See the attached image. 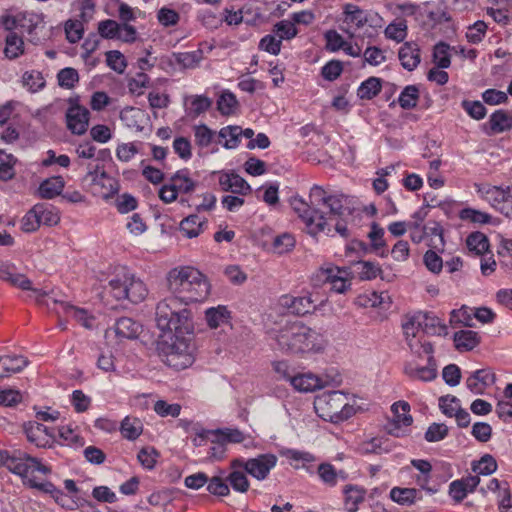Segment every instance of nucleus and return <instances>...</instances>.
<instances>
[{
	"label": "nucleus",
	"instance_id": "f257e3e1",
	"mask_svg": "<svg viewBox=\"0 0 512 512\" xmlns=\"http://www.w3.org/2000/svg\"><path fill=\"white\" fill-rule=\"evenodd\" d=\"M155 315L161 330L156 351L162 362L177 371L190 367L195 361L191 311L180 308L175 299H164L157 304Z\"/></svg>",
	"mask_w": 512,
	"mask_h": 512
},
{
	"label": "nucleus",
	"instance_id": "f03ea898",
	"mask_svg": "<svg viewBox=\"0 0 512 512\" xmlns=\"http://www.w3.org/2000/svg\"><path fill=\"white\" fill-rule=\"evenodd\" d=\"M309 199L310 203L299 196L290 200L291 207L305 224L307 233L313 237L319 233L334 236L329 221L351 214L350 208L345 206L347 196L341 193L328 194L321 186L314 185Z\"/></svg>",
	"mask_w": 512,
	"mask_h": 512
},
{
	"label": "nucleus",
	"instance_id": "7ed1b4c3",
	"mask_svg": "<svg viewBox=\"0 0 512 512\" xmlns=\"http://www.w3.org/2000/svg\"><path fill=\"white\" fill-rule=\"evenodd\" d=\"M167 285L173 294L168 299H175L180 308L184 305L203 301L210 292V285L205 276L190 266L176 267L167 274Z\"/></svg>",
	"mask_w": 512,
	"mask_h": 512
},
{
	"label": "nucleus",
	"instance_id": "20e7f679",
	"mask_svg": "<svg viewBox=\"0 0 512 512\" xmlns=\"http://www.w3.org/2000/svg\"><path fill=\"white\" fill-rule=\"evenodd\" d=\"M275 340L286 353L319 352L325 347L323 335L301 321L287 322L277 331Z\"/></svg>",
	"mask_w": 512,
	"mask_h": 512
},
{
	"label": "nucleus",
	"instance_id": "39448f33",
	"mask_svg": "<svg viewBox=\"0 0 512 512\" xmlns=\"http://www.w3.org/2000/svg\"><path fill=\"white\" fill-rule=\"evenodd\" d=\"M314 408L319 417L331 423L343 422L355 412L354 407L347 403L345 394L336 390L318 395L314 400Z\"/></svg>",
	"mask_w": 512,
	"mask_h": 512
},
{
	"label": "nucleus",
	"instance_id": "423d86ee",
	"mask_svg": "<svg viewBox=\"0 0 512 512\" xmlns=\"http://www.w3.org/2000/svg\"><path fill=\"white\" fill-rule=\"evenodd\" d=\"M2 466L20 477H27L30 471H38L44 475L51 473V468L42 464L39 458L21 449L13 452L0 450V467Z\"/></svg>",
	"mask_w": 512,
	"mask_h": 512
},
{
	"label": "nucleus",
	"instance_id": "0eeeda50",
	"mask_svg": "<svg viewBox=\"0 0 512 512\" xmlns=\"http://www.w3.org/2000/svg\"><path fill=\"white\" fill-rule=\"evenodd\" d=\"M479 196L496 211L512 219V185L505 188L489 184H476Z\"/></svg>",
	"mask_w": 512,
	"mask_h": 512
},
{
	"label": "nucleus",
	"instance_id": "6e6552de",
	"mask_svg": "<svg viewBox=\"0 0 512 512\" xmlns=\"http://www.w3.org/2000/svg\"><path fill=\"white\" fill-rule=\"evenodd\" d=\"M277 456L272 453L259 454L254 458H234L233 467H242L250 476L262 481L265 480L271 470L277 464Z\"/></svg>",
	"mask_w": 512,
	"mask_h": 512
},
{
	"label": "nucleus",
	"instance_id": "1a4fd4ad",
	"mask_svg": "<svg viewBox=\"0 0 512 512\" xmlns=\"http://www.w3.org/2000/svg\"><path fill=\"white\" fill-rule=\"evenodd\" d=\"M342 379L338 373L333 376L326 374L325 378L312 373L297 374L291 378V385L300 392H313L327 385H339Z\"/></svg>",
	"mask_w": 512,
	"mask_h": 512
},
{
	"label": "nucleus",
	"instance_id": "9d476101",
	"mask_svg": "<svg viewBox=\"0 0 512 512\" xmlns=\"http://www.w3.org/2000/svg\"><path fill=\"white\" fill-rule=\"evenodd\" d=\"M67 129L74 135H83L88 130L90 112L80 105L77 100H70V106L65 114Z\"/></svg>",
	"mask_w": 512,
	"mask_h": 512
},
{
	"label": "nucleus",
	"instance_id": "9b49d317",
	"mask_svg": "<svg viewBox=\"0 0 512 512\" xmlns=\"http://www.w3.org/2000/svg\"><path fill=\"white\" fill-rule=\"evenodd\" d=\"M27 440L36 447H50L54 440V433L47 426L36 422L29 421L23 426Z\"/></svg>",
	"mask_w": 512,
	"mask_h": 512
},
{
	"label": "nucleus",
	"instance_id": "f8f14e48",
	"mask_svg": "<svg viewBox=\"0 0 512 512\" xmlns=\"http://www.w3.org/2000/svg\"><path fill=\"white\" fill-rule=\"evenodd\" d=\"M496 381L494 372L489 368L478 369L466 379V387L476 395L484 394L485 390Z\"/></svg>",
	"mask_w": 512,
	"mask_h": 512
},
{
	"label": "nucleus",
	"instance_id": "ddd939ff",
	"mask_svg": "<svg viewBox=\"0 0 512 512\" xmlns=\"http://www.w3.org/2000/svg\"><path fill=\"white\" fill-rule=\"evenodd\" d=\"M391 411L394 415L393 422L390 424L392 427L389 428L388 433L395 437L403 436L400 431V425L410 426L413 423V417L410 415V404L406 401L395 402L391 406Z\"/></svg>",
	"mask_w": 512,
	"mask_h": 512
},
{
	"label": "nucleus",
	"instance_id": "4468645a",
	"mask_svg": "<svg viewBox=\"0 0 512 512\" xmlns=\"http://www.w3.org/2000/svg\"><path fill=\"white\" fill-rule=\"evenodd\" d=\"M280 305L290 313L297 316H304L315 309L310 296L282 295L279 299Z\"/></svg>",
	"mask_w": 512,
	"mask_h": 512
},
{
	"label": "nucleus",
	"instance_id": "2eb2a0df",
	"mask_svg": "<svg viewBox=\"0 0 512 512\" xmlns=\"http://www.w3.org/2000/svg\"><path fill=\"white\" fill-rule=\"evenodd\" d=\"M404 373L412 380L433 381L438 374L436 360L434 356L428 357L426 366H414L412 363H407L404 366Z\"/></svg>",
	"mask_w": 512,
	"mask_h": 512
},
{
	"label": "nucleus",
	"instance_id": "dca6fc26",
	"mask_svg": "<svg viewBox=\"0 0 512 512\" xmlns=\"http://www.w3.org/2000/svg\"><path fill=\"white\" fill-rule=\"evenodd\" d=\"M219 185L222 191L232 192L238 195H248L251 193L252 189L248 182L242 178L240 175L231 172V173H220L219 176Z\"/></svg>",
	"mask_w": 512,
	"mask_h": 512
},
{
	"label": "nucleus",
	"instance_id": "f3484780",
	"mask_svg": "<svg viewBox=\"0 0 512 512\" xmlns=\"http://www.w3.org/2000/svg\"><path fill=\"white\" fill-rule=\"evenodd\" d=\"M350 268L349 275L357 276L360 280L370 281L378 276H381L382 269L377 262L366 261V260H357L352 261L351 265L348 266Z\"/></svg>",
	"mask_w": 512,
	"mask_h": 512
},
{
	"label": "nucleus",
	"instance_id": "a211bd4d",
	"mask_svg": "<svg viewBox=\"0 0 512 512\" xmlns=\"http://www.w3.org/2000/svg\"><path fill=\"white\" fill-rule=\"evenodd\" d=\"M398 58L405 70H415L421 61L419 45L413 41L405 42L399 49Z\"/></svg>",
	"mask_w": 512,
	"mask_h": 512
},
{
	"label": "nucleus",
	"instance_id": "6ab92c4d",
	"mask_svg": "<svg viewBox=\"0 0 512 512\" xmlns=\"http://www.w3.org/2000/svg\"><path fill=\"white\" fill-rule=\"evenodd\" d=\"M0 279L22 290H32V282L25 275L16 273V267L10 263L0 264Z\"/></svg>",
	"mask_w": 512,
	"mask_h": 512
},
{
	"label": "nucleus",
	"instance_id": "aec40b11",
	"mask_svg": "<svg viewBox=\"0 0 512 512\" xmlns=\"http://www.w3.org/2000/svg\"><path fill=\"white\" fill-rule=\"evenodd\" d=\"M420 319L421 330L429 335L446 336L447 326L441 320L429 312H417V320Z\"/></svg>",
	"mask_w": 512,
	"mask_h": 512
},
{
	"label": "nucleus",
	"instance_id": "412c9836",
	"mask_svg": "<svg viewBox=\"0 0 512 512\" xmlns=\"http://www.w3.org/2000/svg\"><path fill=\"white\" fill-rule=\"evenodd\" d=\"M114 331L118 338L136 339L142 332V325L130 317H121L114 324Z\"/></svg>",
	"mask_w": 512,
	"mask_h": 512
},
{
	"label": "nucleus",
	"instance_id": "4be33fe9",
	"mask_svg": "<svg viewBox=\"0 0 512 512\" xmlns=\"http://www.w3.org/2000/svg\"><path fill=\"white\" fill-rule=\"evenodd\" d=\"M170 181L177 192L181 194L192 193L198 185V182L190 177V171L188 168H183L176 171L170 177Z\"/></svg>",
	"mask_w": 512,
	"mask_h": 512
},
{
	"label": "nucleus",
	"instance_id": "5701e85b",
	"mask_svg": "<svg viewBox=\"0 0 512 512\" xmlns=\"http://www.w3.org/2000/svg\"><path fill=\"white\" fill-rule=\"evenodd\" d=\"M489 125L491 132L488 135L503 133L512 128V112L496 110L490 115Z\"/></svg>",
	"mask_w": 512,
	"mask_h": 512
},
{
	"label": "nucleus",
	"instance_id": "b1692460",
	"mask_svg": "<svg viewBox=\"0 0 512 512\" xmlns=\"http://www.w3.org/2000/svg\"><path fill=\"white\" fill-rule=\"evenodd\" d=\"M453 341L458 351H471L479 345L480 337L475 331L460 330L454 333Z\"/></svg>",
	"mask_w": 512,
	"mask_h": 512
},
{
	"label": "nucleus",
	"instance_id": "393cba45",
	"mask_svg": "<svg viewBox=\"0 0 512 512\" xmlns=\"http://www.w3.org/2000/svg\"><path fill=\"white\" fill-rule=\"evenodd\" d=\"M199 437H207L208 435H212L226 443H241L245 440L244 433L239 429L235 428H223L217 430H201L198 434Z\"/></svg>",
	"mask_w": 512,
	"mask_h": 512
},
{
	"label": "nucleus",
	"instance_id": "a878e982",
	"mask_svg": "<svg viewBox=\"0 0 512 512\" xmlns=\"http://www.w3.org/2000/svg\"><path fill=\"white\" fill-rule=\"evenodd\" d=\"M384 233V229L376 222L371 224V231L368 233L371 249L381 258H386L389 253L386 248V242L383 239Z\"/></svg>",
	"mask_w": 512,
	"mask_h": 512
},
{
	"label": "nucleus",
	"instance_id": "bb28decb",
	"mask_svg": "<svg viewBox=\"0 0 512 512\" xmlns=\"http://www.w3.org/2000/svg\"><path fill=\"white\" fill-rule=\"evenodd\" d=\"M205 319L210 328L216 329L230 321L231 312L224 305L210 307L205 311Z\"/></svg>",
	"mask_w": 512,
	"mask_h": 512
},
{
	"label": "nucleus",
	"instance_id": "cd10ccee",
	"mask_svg": "<svg viewBox=\"0 0 512 512\" xmlns=\"http://www.w3.org/2000/svg\"><path fill=\"white\" fill-rule=\"evenodd\" d=\"M231 472L226 477L233 490L245 493L249 490L250 482L247 478V472L242 467H233L230 462Z\"/></svg>",
	"mask_w": 512,
	"mask_h": 512
},
{
	"label": "nucleus",
	"instance_id": "c85d7f7f",
	"mask_svg": "<svg viewBox=\"0 0 512 512\" xmlns=\"http://www.w3.org/2000/svg\"><path fill=\"white\" fill-rule=\"evenodd\" d=\"M64 185L61 176L46 179L39 185L38 194L42 199H53L61 195Z\"/></svg>",
	"mask_w": 512,
	"mask_h": 512
},
{
	"label": "nucleus",
	"instance_id": "c756f323",
	"mask_svg": "<svg viewBox=\"0 0 512 512\" xmlns=\"http://www.w3.org/2000/svg\"><path fill=\"white\" fill-rule=\"evenodd\" d=\"M343 14L344 22L354 25L357 29L362 28L369 21L368 13L352 3L345 4Z\"/></svg>",
	"mask_w": 512,
	"mask_h": 512
},
{
	"label": "nucleus",
	"instance_id": "7c9ffc66",
	"mask_svg": "<svg viewBox=\"0 0 512 512\" xmlns=\"http://www.w3.org/2000/svg\"><path fill=\"white\" fill-rule=\"evenodd\" d=\"M206 223V219L201 220L197 214H192L180 222V231L187 238H195L203 231Z\"/></svg>",
	"mask_w": 512,
	"mask_h": 512
},
{
	"label": "nucleus",
	"instance_id": "2f4dec72",
	"mask_svg": "<svg viewBox=\"0 0 512 512\" xmlns=\"http://www.w3.org/2000/svg\"><path fill=\"white\" fill-rule=\"evenodd\" d=\"M25 52L24 41L17 33L5 37L4 55L9 60H15Z\"/></svg>",
	"mask_w": 512,
	"mask_h": 512
},
{
	"label": "nucleus",
	"instance_id": "473e14b6",
	"mask_svg": "<svg viewBox=\"0 0 512 512\" xmlns=\"http://www.w3.org/2000/svg\"><path fill=\"white\" fill-rule=\"evenodd\" d=\"M466 246L470 252L481 256L489 251L490 243L488 237L484 233L476 231L467 236Z\"/></svg>",
	"mask_w": 512,
	"mask_h": 512
},
{
	"label": "nucleus",
	"instance_id": "72a5a7b5",
	"mask_svg": "<svg viewBox=\"0 0 512 512\" xmlns=\"http://www.w3.org/2000/svg\"><path fill=\"white\" fill-rule=\"evenodd\" d=\"M366 491L356 485H346L344 488L345 506L348 512H356L364 501Z\"/></svg>",
	"mask_w": 512,
	"mask_h": 512
},
{
	"label": "nucleus",
	"instance_id": "f704fd0d",
	"mask_svg": "<svg viewBox=\"0 0 512 512\" xmlns=\"http://www.w3.org/2000/svg\"><path fill=\"white\" fill-rule=\"evenodd\" d=\"M125 293L127 294L125 299L136 304L145 299L147 289L140 279H136L133 275H128L127 290Z\"/></svg>",
	"mask_w": 512,
	"mask_h": 512
},
{
	"label": "nucleus",
	"instance_id": "c9c22d12",
	"mask_svg": "<svg viewBox=\"0 0 512 512\" xmlns=\"http://www.w3.org/2000/svg\"><path fill=\"white\" fill-rule=\"evenodd\" d=\"M122 436L130 441L136 440L143 432V424L140 419L126 416L120 426Z\"/></svg>",
	"mask_w": 512,
	"mask_h": 512
},
{
	"label": "nucleus",
	"instance_id": "e433bc0d",
	"mask_svg": "<svg viewBox=\"0 0 512 512\" xmlns=\"http://www.w3.org/2000/svg\"><path fill=\"white\" fill-rule=\"evenodd\" d=\"M20 28L32 36L38 29L45 28L43 16L31 12L20 13Z\"/></svg>",
	"mask_w": 512,
	"mask_h": 512
},
{
	"label": "nucleus",
	"instance_id": "4c0bfd02",
	"mask_svg": "<svg viewBox=\"0 0 512 512\" xmlns=\"http://www.w3.org/2000/svg\"><path fill=\"white\" fill-rule=\"evenodd\" d=\"M381 88L382 80L372 76L360 84L357 96L362 100H371L380 93Z\"/></svg>",
	"mask_w": 512,
	"mask_h": 512
},
{
	"label": "nucleus",
	"instance_id": "58836bf2",
	"mask_svg": "<svg viewBox=\"0 0 512 512\" xmlns=\"http://www.w3.org/2000/svg\"><path fill=\"white\" fill-rule=\"evenodd\" d=\"M120 120L128 128H134L137 131H142L141 121L144 117L143 112L139 108L125 107L120 112Z\"/></svg>",
	"mask_w": 512,
	"mask_h": 512
},
{
	"label": "nucleus",
	"instance_id": "ea45409f",
	"mask_svg": "<svg viewBox=\"0 0 512 512\" xmlns=\"http://www.w3.org/2000/svg\"><path fill=\"white\" fill-rule=\"evenodd\" d=\"M420 91L417 85H408L400 93L398 103L402 109L410 110L417 106Z\"/></svg>",
	"mask_w": 512,
	"mask_h": 512
},
{
	"label": "nucleus",
	"instance_id": "a19ab883",
	"mask_svg": "<svg viewBox=\"0 0 512 512\" xmlns=\"http://www.w3.org/2000/svg\"><path fill=\"white\" fill-rule=\"evenodd\" d=\"M35 207H41L37 213L39 216L40 224L46 226H55L60 221L59 211L51 204L37 203Z\"/></svg>",
	"mask_w": 512,
	"mask_h": 512
},
{
	"label": "nucleus",
	"instance_id": "79ce46f5",
	"mask_svg": "<svg viewBox=\"0 0 512 512\" xmlns=\"http://www.w3.org/2000/svg\"><path fill=\"white\" fill-rule=\"evenodd\" d=\"M242 128L240 126H226L220 129L218 136L226 139L223 147L226 149H235L240 144Z\"/></svg>",
	"mask_w": 512,
	"mask_h": 512
},
{
	"label": "nucleus",
	"instance_id": "37998d69",
	"mask_svg": "<svg viewBox=\"0 0 512 512\" xmlns=\"http://www.w3.org/2000/svg\"><path fill=\"white\" fill-rule=\"evenodd\" d=\"M59 304L62 306L63 311L72 316L77 322L86 328L93 326V317H90L85 309L75 307L67 302L60 301Z\"/></svg>",
	"mask_w": 512,
	"mask_h": 512
},
{
	"label": "nucleus",
	"instance_id": "c03bdc74",
	"mask_svg": "<svg viewBox=\"0 0 512 512\" xmlns=\"http://www.w3.org/2000/svg\"><path fill=\"white\" fill-rule=\"evenodd\" d=\"M22 83L24 87H27L28 90L32 93H36L42 90L46 81L40 71L31 70L24 72L22 76Z\"/></svg>",
	"mask_w": 512,
	"mask_h": 512
},
{
	"label": "nucleus",
	"instance_id": "a18cd8bd",
	"mask_svg": "<svg viewBox=\"0 0 512 512\" xmlns=\"http://www.w3.org/2000/svg\"><path fill=\"white\" fill-rule=\"evenodd\" d=\"M0 361L4 366V370H6L8 377L12 374L21 372L28 364V360L21 355L0 356Z\"/></svg>",
	"mask_w": 512,
	"mask_h": 512
},
{
	"label": "nucleus",
	"instance_id": "49530a36",
	"mask_svg": "<svg viewBox=\"0 0 512 512\" xmlns=\"http://www.w3.org/2000/svg\"><path fill=\"white\" fill-rule=\"evenodd\" d=\"M497 470V462L490 454L483 455L479 461L472 462V471L478 475L488 476Z\"/></svg>",
	"mask_w": 512,
	"mask_h": 512
},
{
	"label": "nucleus",
	"instance_id": "de8ad7c7",
	"mask_svg": "<svg viewBox=\"0 0 512 512\" xmlns=\"http://www.w3.org/2000/svg\"><path fill=\"white\" fill-rule=\"evenodd\" d=\"M450 46L449 44L440 41L434 46L433 49V61L438 68L446 69L451 65L450 59Z\"/></svg>",
	"mask_w": 512,
	"mask_h": 512
},
{
	"label": "nucleus",
	"instance_id": "09e8293b",
	"mask_svg": "<svg viewBox=\"0 0 512 512\" xmlns=\"http://www.w3.org/2000/svg\"><path fill=\"white\" fill-rule=\"evenodd\" d=\"M417 493L415 488L394 487L390 491V498L400 505H411L415 502Z\"/></svg>",
	"mask_w": 512,
	"mask_h": 512
},
{
	"label": "nucleus",
	"instance_id": "8fccbe9b",
	"mask_svg": "<svg viewBox=\"0 0 512 512\" xmlns=\"http://www.w3.org/2000/svg\"><path fill=\"white\" fill-rule=\"evenodd\" d=\"M385 36L388 39L402 42L407 36V23L404 19H397L390 23L385 29Z\"/></svg>",
	"mask_w": 512,
	"mask_h": 512
},
{
	"label": "nucleus",
	"instance_id": "3c124183",
	"mask_svg": "<svg viewBox=\"0 0 512 512\" xmlns=\"http://www.w3.org/2000/svg\"><path fill=\"white\" fill-rule=\"evenodd\" d=\"M58 85L65 89H73L79 82V73L75 68L65 67L57 73Z\"/></svg>",
	"mask_w": 512,
	"mask_h": 512
},
{
	"label": "nucleus",
	"instance_id": "603ef678",
	"mask_svg": "<svg viewBox=\"0 0 512 512\" xmlns=\"http://www.w3.org/2000/svg\"><path fill=\"white\" fill-rule=\"evenodd\" d=\"M459 218L463 221H470L475 224H488L492 220L490 214L469 207L463 208L459 212Z\"/></svg>",
	"mask_w": 512,
	"mask_h": 512
},
{
	"label": "nucleus",
	"instance_id": "864d4df0",
	"mask_svg": "<svg viewBox=\"0 0 512 512\" xmlns=\"http://www.w3.org/2000/svg\"><path fill=\"white\" fill-rule=\"evenodd\" d=\"M237 105L238 101L235 94L228 90L222 92L217 100V109L225 116L231 115Z\"/></svg>",
	"mask_w": 512,
	"mask_h": 512
},
{
	"label": "nucleus",
	"instance_id": "5fc2aeb1",
	"mask_svg": "<svg viewBox=\"0 0 512 512\" xmlns=\"http://www.w3.org/2000/svg\"><path fill=\"white\" fill-rule=\"evenodd\" d=\"M194 137L196 145L205 148L213 142L215 132L206 124H199L194 126Z\"/></svg>",
	"mask_w": 512,
	"mask_h": 512
},
{
	"label": "nucleus",
	"instance_id": "6e6d98bb",
	"mask_svg": "<svg viewBox=\"0 0 512 512\" xmlns=\"http://www.w3.org/2000/svg\"><path fill=\"white\" fill-rule=\"evenodd\" d=\"M423 229L425 231V236L436 237V239H431L430 246L437 250H443L445 242L443 237V228L438 222H433L432 226L424 225Z\"/></svg>",
	"mask_w": 512,
	"mask_h": 512
},
{
	"label": "nucleus",
	"instance_id": "4d7b16f0",
	"mask_svg": "<svg viewBox=\"0 0 512 512\" xmlns=\"http://www.w3.org/2000/svg\"><path fill=\"white\" fill-rule=\"evenodd\" d=\"M212 100L205 95H195L191 97V108L188 115L196 118L210 109Z\"/></svg>",
	"mask_w": 512,
	"mask_h": 512
},
{
	"label": "nucleus",
	"instance_id": "13d9d810",
	"mask_svg": "<svg viewBox=\"0 0 512 512\" xmlns=\"http://www.w3.org/2000/svg\"><path fill=\"white\" fill-rule=\"evenodd\" d=\"M41 207L35 205L23 216L21 220V229L26 233H32L40 227V220L37 211Z\"/></svg>",
	"mask_w": 512,
	"mask_h": 512
},
{
	"label": "nucleus",
	"instance_id": "bf43d9fd",
	"mask_svg": "<svg viewBox=\"0 0 512 512\" xmlns=\"http://www.w3.org/2000/svg\"><path fill=\"white\" fill-rule=\"evenodd\" d=\"M207 491L215 496H227L230 493L227 480L221 476H213L207 482Z\"/></svg>",
	"mask_w": 512,
	"mask_h": 512
},
{
	"label": "nucleus",
	"instance_id": "052dcab7",
	"mask_svg": "<svg viewBox=\"0 0 512 512\" xmlns=\"http://www.w3.org/2000/svg\"><path fill=\"white\" fill-rule=\"evenodd\" d=\"M120 32L119 22L106 19L98 23V33L104 39H117Z\"/></svg>",
	"mask_w": 512,
	"mask_h": 512
},
{
	"label": "nucleus",
	"instance_id": "680f3d73",
	"mask_svg": "<svg viewBox=\"0 0 512 512\" xmlns=\"http://www.w3.org/2000/svg\"><path fill=\"white\" fill-rule=\"evenodd\" d=\"M487 31V24L484 21L478 20L468 27L466 38L472 44L480 43L485 37Z\"/></svg>",
	"mask_w": 512,
	"mask_h": 512
},
{
	"label": "nucleus",
	"instance_id": "e2e57ef3",
	"mask_svg": "<svg viewBox=\"0 0 512 512\" xmlns=\"http://www.w3.org/2000/svg\"><path fill=\"white\" fill-rule=\"evenodd\" d=\"M324 39L326 41L325 49L329 52H337L345 47L346 41L336 30H327L324 33Z\"/></svg>",
	"mask_w": 512,
	"mask_h": 512
},
{
	"label": "nucleus",
	"instance_id": "0e129e2a",
	"mask_svg": "<svg viewBox=\"0 0 512 512\" xmlns=\"http://www.w3.org/2000/svg\"><path fill=\"white\" fill-rule=\"evenodd\" d=\"M358 451L362 455L369 454H377L380 455L382 453L389 452L388 448L383 447V442L381 439L372 438L369 441H365L359 445Z\"/></svg>",
	"mask_w": 512,
	"mask_h": 512
},
{
	"label": "nucleus",
	"instance_id": "69168bd1",
	"mask_svg": "<svg viewBox=\"0 0 512 512\" xmlns=\"http://www.w3.org/2000/svg\"><path fill=\"white\" fill-rule=\"evenodd\" d=\"M448 435V427L443 423H432L425 432L427 442H438Z\"/></svg>",
	"mask_w": 512,
	"mask_h": 512
},
{
	"label": "nucleus",
	"instance_id": "338daca9",
	"mask_svg": "<svg viewBox=\"0 0 512 512\" xmlns=\"http://www.w3.org/2000/svg\"><path fill=\"white\" fill-rule=\"evenodd\" d=\"M107 65L117 73H123L127 63L123 54L118 50L106 52Z\"/></svg>",
	"mask_w": 512,
	"mask_h": 512
},
{
	"label": "nucleus",
	"instance_id": "774afa93",
	"mask_svg": "<svg viewBox=\"0 0 512 512\" xmlns=\"http://www.w3.org/2000/svg\"><path fill=\"white\" fill-rule=\"evenodd\" d=\"M343 71V64L339 60L328 61L321 69V75L325 80H336Z\"/></svg>",
	"mask_w": 512,
	"mask_h": 512
}]
</instances>
